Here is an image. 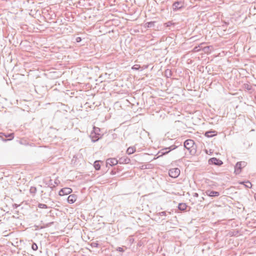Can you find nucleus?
<instances>
[{
	"label": "nucleus",
	"mask_w": 256,
	"mask_h": 256,
	"mask_svg": "<svg viewBox=\"0 0 256 256\" xmlns=\"http://www.w3.org/2000/svg\"><path fill=\"white\" fill-rule=\"evenodd\" d=\"M100 129L95 126L93 128V130L91 132L90 137L92 142H96L102 138L100 134Z\"/></svg>",
	"instance_id": "f257e3e1"
},
{
	"label": "nucleus",
	"mask_w": 256,
	"mask_h": 256,
	"mask_svg": "<svg viewBox=\"0 0 256 256\" xmlns=\"http://www.w3.org/2000/svg\"><path fill=\"white\" fill-rule=\"evenodd\" d=\"M246 163L245 162H238L234 166V172L236 174H239L241 172L242 168L246 166Z\"/></svg>",
	"instance_id": "f03ea898"
},
{
	"label": "nucleus",
	"mask_w": 256,
	"mask_h": 256,
	"mask_svg": "<svg viewBox=\"0 0 256 256\" xmlns=\"http://www.w3.org/2000/svg\"><path fill=\"white\" fill-rule=\"evenodd\" d=\"M180 174V170L178 168H171L169 170L168 174L172 178H178Z\"/></svg>",
	"instance_id": "7ed1b4c3"
},
{
	"label": "nucleus",
	"mask_w": 256,
	"mask_h": 256,
	"mask_svg": "<svg viewBox=\"0 0 256 256\" xmlns=\"http://www.w3.org/2000/svg\"><path fill=\"white\" fill-rule=\"evenodd\" d=\"M194 144V142L192 140H187L184 142V146L185 148L190 150V152H192V150H190Z\"/></svg>",
	"instance_id": "20e7f679"
},
{
	"label": "nucleus",
	"mask_w": 256,
	"mask_h": 256,
	"mask_svg": "<svg viewBox=\"0 0 256 256\" xmlns=\"http://www.w3.org/2000/svg\"><path fill=\"white\" fill-rule=\"evenodd\" d=\"M184 6V2L182 1H176L172 4V9L176 11Z\"/></svg>",
	"instance_id": "39448f33"
},
{
	"label": "nucleus",
	"mask_w": 256,
	"mask_h": 256,
	"mask_svg": "<svg viewBox=\"0 0 256 256\" xmlns=\"http://www.w3.org/2000/svg\"><path fill=\"white\" fill-rule=\"evenodd\" d=\"M208 163L210 164H213L218 166H221L223 164L221 160L218 159L216 158H210L208 160Z\"/></svg>",
	"instance_id": "423d86ee"
},
{
	"label": "nucleus",
	"mask_w": 256,
	"mask_h": 256,
	"mask_svg": "<svg viewBox=\"0 0 256 256\" xmlns=\"http://www.w3.org/2000/svg\"><path fill=\"white\" fill-rule=\"evenodd\" d=\"M72 192V188H62L59 192V195L60 196L67 195L70 194Z\"/></svg>",
	"instance_id": "0eeeda50"
},
{
	"label": "nucleus",
	"mask_w": 256,
	"mask_h": 256,
	"mask_svg": "<svg viewBox=\"0 0 256 256\" xmlns=\"http://www.w3.org/2000/svg\"><path fill=\"white\" fill-rule=\"evenodd\" d=\"M118 160L115 158H108L106 161V166H108V165L110 166H115L118 163Z\"/></svg>",
	"instance_id": "6e6552de"
},
{
	"label": "nucleus",
	"mask_w": 256,
	"mask_h": 256,
	"mask_svg": "<svg viewBox=\"0 0 256 256\" xmlns=\"http://www.w3.org/2000/svg\"><path fill=\"white\" fill-rule=\"evenodd\" d=\"M206 194L207 196L211 197L218 196L220 195L219 192L216 191H212L210 190H206Z\"/></svg>",
	"instance_id": "1a4fd4ad"
},
{
	"label": "nucleus",
	"mask_w": 256,
	"mask_h": 256,
	"mask_svg": "<svg viewBox=\"0 0 256 256\" xmlns=\"http://www.w3.org/2000/svg\"><path fill=\"white\" fill-rule=\"evenodd\" d=\"M130 161V159L126 156L120 158L118 160L120 164H128Z\"/></svg>",
	"instance_id": "9d476101"
},
{
	"label": "nucleus",
	"mask_w": 256,
	"mask_h": 256,
	"mask_svg": "<svg viewBox=\"0 0 256 256\" xmlns=\"http://www.w3.org/2000/svg\"><path fill=\"white\" fill-rule=\"evenodd\" d=\"M76 197L75 194H70V195L67 199L68 202L69 204H73L76 202Z\"/></svg>",
	"instance_id": "9b49d317"
},
{
	"label": "nucleus",
	"mask_w": 256,
	"mask_h": 256,
	"mask_svg": "<svg viewBox=\"0 0 256 256\" xmlns=\"http://www.w3.org/2000/svg\"><path fill=\"white\" fill-rule=\"evenodd\" d=\"M216 134V131H208L205 132V136L208 138H211Z\"/></svg>",
	"instance_id": "f8f14e48"
},
{
	"label": "nucleus",
	"mask_w": 256,
	"mask_h": 256,
	"mask_svg": "<svg viewBox=\"0 0 256 256\" xmlns=\"http://www.w3.org/2000/svg\"><path fill=\"white\" fill-rule=\"evenodd\" d=\"M187 206L185 203H180L178 206V208L181 211L185 210Z\"/></svg>",
	"instance_id": "ddd939ff"
},
{
	"label": "nucleus",
	"mask_w": 256,
	"mask_h": 256,
	"mask_svg": "<svg viewBox=\"0 0 256 256\" xmlns=\"http://www.w3.org/2000/svg\"><path fill=\"white\" fill-rule=\"evenodd\" d=\"M136 152V148L134 147H129L126 150V153L128 154H131Z\"/></svg>",
	"instance_id": "4468645a"
},
{
	"label": "nucleus",
	"mask_w": 256,
	"mask_h": 256,
	"mask_svg": "<svg viewBox=\"0 0 256 256\" xmlns=\"http://www.w3.org/2000/svg\"><path fill=\"white\" fill-rule=\"evenodd\" d=\"M168 150L167 148L162 149L161 150V151L158 152V154H160V153L161 154L160 155L158 156V157L160 156H163L164 154H168L169 152H168V150Z\"/></svg>",
	"instance_id": "2eb2a0df"
},
{
	"label": "nucleus",
	"mask_w": 256,
	"mask_h": 256,
	"mask_svg": "<svg viewBox=\"0 0 256 256\" xmlns=\"http://www.w3.org/2000/svg\"><path fill=\"white\" fill-rule=\"evenodd\" d=\"M100 161L96 160L94 162V166L96 170H99L100 168V166L99 164Z\"/></svg>",
	"instance_id": "dca6fc26"
},
{
	"label": "nucleus",
	"mask_w": 256,
	"mask_h": 256,
	"mask_svg": "<svg viewBox=\"0 0 256 256\" xmlns=\"http://www.w3.org/2000/svg\"><path fill=\"white\" fill-rule=\"evenodd\" d=\"M6 138H8V140H12L14 138V134L13 133H10L8 134H2Z\"/></svg>",
	"instance_id": "f3484780"
},
{
	"label": "nucleus",
	"mask_w": 256,
	"mask_h": 256,
	"mask_svg": "<svg viewBox=\"0 0 256 256\" xmlns=\"http://www.w3.org/2000/svg\"><path fill=\"white\" fill-rule=\"evenodd\" d=\"M36 188L34 186H31L30 192L31 194H34L36 192Z\"/></svg>",
	"instance_id": "a211bd4d"
},
{
	"label": "nucleus",
	"mask_w": 256,
	"mask_h": 256,
	"mask_svg": "<svg viewBox=\"0 0 256 256\" xmlns=\"http://www.w3.org/2000/svg\"><path fill=\"white\" fill-rule=\"evenodd\" d=\"M146 24V26L148 28H152L154 26V22H148Z\"/></svg>",
	"instance_id": "6ab92c4d"
},
{
	"label": "nucleus",
	"mask_w": 256,
	"mask_h": 256,
	"mask_svg": "<svg viewBox=\"0 0 256 256\" xmlns=\"http://www.w3.org/2000/svg\"><path fill=\"white\" fill-rule=\"evenodd\" d=\"M202 44H200V46H195V47L194 48V49H193V51H194V52H199V50H200L199 48L202 47V46H202Z\"/></svg>",
	"instance_id": "aec40b11"
},
{
	"label": "nucleus",
	"mask_w": 256,
	"mask_h": 256,
	"mask_svg": "<svg viewBox=\"0 0 256 256\" xmlns=\"http://www.w3.org/2000/svg\"><path fill=\"white\" fill-rule=\"evenodd\" d=\"M38 207L40 208H48L47 205L43 204H39Z\"/></svg>",
	"instance_id": "412c9836"
},
{
	"label": "nucleus",
	"mask_w": 256,
	"mask_h": 256,
	"mask_svg": "<svg viewBox=\"0 0 256 256\" xmlns=\"http://www.w3.org/2000/svg\"><path fill=\"white\" fill-rule=\"evenodd\" d=\"M32 248L34 250H36L38 248V246L36 243L34 242L32 245Z\"/></svg>",
	"instance_id": "4be33fe9"
},
{
	"label": "nucleus",
	"mask_w": 256,
	"mask_h": 256,
	"mask_svg": "<svg viewBox=\"0 0 256 256\" xmlns=\"http://www.w3.org/2000/svg\"><path fill=\"white\" fill-rule=\"evenodd\" d=\"M177 148L176 146H174V145H172V146H170V147L168 148H167L168 150V152H170L171 150H174V149H176V148Z\"/></svg>",
	"instance_id": "5701e85b"
},
{
	"label": "nucleus",
	"mask_w": 256,
	"mask_h": 256,
	"mask_svg": "<svg viewBox=\"0 0 256 256\" xmlns=\"http://www.w3.org/2000/svg\"><path fill=\"white\" fill-rule=\"evenodd\" d=\"M140 68L139 64H135L132 67V70H138Z\"/></svg>",
	"instance_id": "b1692460"
},
{
	"label": "nucleus",
	"mask_w": 256,
	"mask_h": 256,
	"mask_svg": "<svg viewBox=\"0 0 256 256\" xmlns=\"http://www.w3.org/2000/svg\"><path fill=\"white\" fill-rule=\"evenodd\" d=\"M248 184L246 185V186L247 188H250L252 186V184L250 182H246Z\"/></svg>",
	"instance_id": "393cba45"
},
{
	"label": "nucleus",
	"mask_w": 256,
	"mask_h": 256,
	"mask_svg": "<svg viewBox=\"0 0 256 256\" xmlns=\"http://www.w3.org/2000/svg\"><path fill=\"white\" fill-rule=\"evenodd\" d=\"M158 214L160 216H166V212H159Z\"/></svg>",
	"instance_id": "a878e982"
},
{
	"label": "nucleus",
	"mask_w": 256,
	"mask_h": 256,
	"mask_svg": "<svg viewBox=\"0 0 256 256\" xmlns=\"http://www.w3.org/2000/svg\"><path fill=\"white\" fill-rule=\"evenodd\" d=\"M166 26H170L172 24V22H168L166 23Z\"/></svg>",
	"instance_id": "bb28decb"
},
{
	"label": "nucleus",
	"mask_w": 256,
	"mask_h": 256,
	"mask_svg": "<svg viewBox=\"0 0 256 256\" xmlns=\"http://www.w3.org/2000/svg\"><path fill=\"white\" fill-rule=\"evenodd\" d=\"M82 39L80 37H78L76 38V40L77 42H80L81 41Z\"/></svg>",
	"instance_id": "cd10ccee"
},
{
	"label": "nucleus",
	"mask_w": 256,
	"mask_h": 256,
	"mask_svg": "<svg viewBox=\"0 0 256 256\" xmlns=\"http://www.w3.org/2000/svg\"><path fill=\"white\" fill-rule=\"evenodd\" d=\"M193 196L194 197H198V194L196 192H194L193 194Z\"/></svg>",
	"instance_id": "c85d7f7f"
},
{
	"label": "nucleus",
	"mask_w": 256,
	"mask_h": 256,
	"mask_svg": "<svg viewBox=\"0 0 256 256\" xmlns=\"http://www.w3.org/2000/svg\"><path fill=\"white\" fill-rule=\"evenodd\" d=\"M118 250L120 252H124V250L122 248H118Z\"/></svg>",
	"instance_id": "c756f323"
},
{
	"label": "nucleus",
	"mask_w": 256,
	"mask_h": 256,
	"mask_svg": "<svg viewBox=\"0 0 256 256\" xmlns=\"http://www.w3.org/2000/svg\"><path fill=\"white\" fill-rule=\"evenodd\" d=\"M207 48H208V47H205V48H204V51H206V49H207Z\"/></svg>",
	"instance_id": "7c9ffc66"
},
{
	"label": "nucleus",
	"mask_w": 256,
	"mask_h": 256,
	"mask_svg": "<svg viewBox=\"0 0 256 256\" xmlns=\"http://www.w3.org/2000/svg\"><path fill=\"white\" fill-rule=\"evenodd\" d=\"M52 188H53V187H50V190H52Z\"/></svg>",
	"instance_id": "2f4dec72"
},
{
	"label": "nucleus",
	"mask_w": 256,
	"mask_h": 256,
	"mask_svg": "<svg viewBox=\"0 0 256 256\" xmlns=\"http://www.w3.org/2000/svg\"><path fill=\"white\" fill-rule=\"evenodd\" d=\"M202 200H204V198L203 197L202 198Z\"/></svg>",
	"instance_id": "473e14b6"
},
{
	"label": "nucleus",
	"mask_w": 256,
	"mask_h": 256,
	"mask_svg": "<svg viewBox=\"0 0 256 256\" xmlns=\"http://www.w3.org/2000/svg\"><path fill=\"white\" fill-rule=\"evenodd\" d=\"M206 154H208V151H207V150H206Z\"/></svg>",
	"instance_id": "72a5a7b5"
}]
</instances>
